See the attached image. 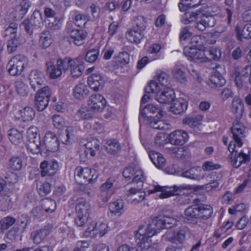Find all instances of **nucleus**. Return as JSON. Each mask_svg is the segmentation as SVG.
<instances>
[{
    "instance_id": "1",
    "label": "nucleus",
    "mask_w": 251,
    "mask_h": 251,
    "mask_svg": "<svg viewBox=\"0 0 251 251\" xmlns=\"http://www.w3.org/2000/svg\"><path fill=\"white\" fill-rule=\"evenodd\" d=\"M145 94L142 98L141 102L146 103L150 99L151 93L155 94L154 98L160 103H167L174 100L175 97L174 91L169 87L160 88V85H157L154 82L150 83L149 85L145 88Z\"/></svg>"
},
{
    "instance_id": "2",
    "label": "nucleus",
    "mask_w": 251,
    "mask_h": 251,
    "mask_svg": "<svg viewBox=\"0 0 251 251\" xmlns=\"http://www.w3.org/2000/svg\"><path fill=\"white\" fill-rule=\"evenodd\" d=\"M213 208L209 205L204 204H193L184 210V220L191 224H197L198 220H207L211 217Z\"/></svg>"
},
{
    "instance_id": "3",
    "label": "nucleus",
    "mask_w": 251,
    "mask_h": 251,
    "mask_svg": "<svg viewBox=\"0 0 251 251\" xmlns=\"http://www.w3.org/2000/svg\"><path fill=\"white\" fill-rule=\"evenodd\" d=\"M163 228L165 227L163 217H155L150 222L146 228L144 226L139 227L135 234V237L139 240V242H145Z\"/></svg>"
},
{
    "instance_id": "4",
    "label": "nucleus",
    "mask_w": 251,
    "mask_h": 251,
    "mask_svg": "<svg viewBox=\"0 0 251 251\" xmlns=\"http://www.w3.org/2000/svg\"><path fill=\"white\" fill-rule=\"evenodd\" d=\"M134 22V26L126 31V36L131 43L139 44L144 37V32L147 27V20L145 17L138 16L135 18Z\"/></svg>"
},
{
    "instance_id": "5",
    "label": "nucleus",
    "mask_w": 251,
    "mask_h": 251,
    "mask_svg": "<svg viewBox=\"0 0 251 251\" xmlns=\"http://www.w3.org/2000/svg\"><path fill=\"white\" fill-rule=\"evenodd\" d=\"M192 186L188 184H182L179 186L174 185L173 187H161L159 185L154 186L153 189L149 190V194L160 192L159 197L161 199L167 198L173 195H178L184 190H191Z\"/></svg>"
},
{
    "instance_id": "6",
    "label": "nucleus",
    "mask_w": 251,
    "mask_h": 251,
    "mask_svg": "<svg viewBox=\"0 0 251 251\" xmlns=\"http://www.w3.org/2000/svg\"><path fill=\"white\" fill-rule=\"evenodd\" d=\"M26 138L27 150L33 154L39 153L41 139L38 128L34 126L29 127L26 131Z\"/></svg>"
},
{
    "instance_id": "7",
    "label": "nucleus",
    "mask_w": 251,
    "mask_h": 251,
    "mask_svg": "<svg viewBox=\"0 0 251 251\" xmlns=\"http://www.w3.org/2000/svg\"><path fill=\"white\" fill-rule=\"evenodd\" d=\"M59 139L53 132L48 131L44 136V144L40 146L39 148L41 154H47L48 152H54L59 149Z\"/></svg>"
},
{
    "instance_id": "8",
    "label": "nucleus",
    "mask_w": 251,
    "mask_h": 251,
    "mask_svg": "<svg viewBox=\"0 0 251 251\" xmlns=\"http://www.w3.org/2000/svg\"><path fill=\"white\" fill-rule=\"evenodd\" d=\"M232 143V141H231L228 146V150L230 152L229 156V160L232 166L235 168H238L242 163L249 162L250 157L243 151L237 153V151L235 150L236 145Z\"/></svg>"
},
{
    "instance_id": "9",
    "label": "nucleus",
    "mask_w": 251,
    "mask_h": 251,
    "mask_svg": "<svg viewBox=\"0 0 251 251\" xmlns=\"http://www.w3.org/2000/svg\"><path fill=\"white\" fill-rule=\"evenodd\" d=\"M106 104V100L104 97L99 94H95L89 97L87 105L91 111L97 113L102 111Z\"/></svg>"
},
{
    "instance_id": "10",
    "label": "nucleus",
    "mask_w": 251,
    "mask_h": 251,
    "mask_svg": "<svg viewBox=\"0 0 251 251\" xmlns=\"http://www.w3.org/2000/svg\"><path fill=\"white\" fill-rule=\"evenodd\" d=\"M188 133L182 130H176L170 133L168 136L169 142L173 145L181 146L188 140Z\"/></svg>"
},
{
    "instance_id": "11",
    "label": "nucleus",
    "mask_w": 251,
    "mask_h": 251,
    "mask_svg": "<svg viewBox=\"0 0 251 251\" xmlns=\"http://www.w3.org/2000/svg\"><path fill=\"white\" fill-rule=\"evenodd\" d=\"M222 69L221 67L216 66L211 72L208 85L213 88L220 87L226 83V79L222 75L220 71Z\"/></svg>"
},
{
    "instance_id": "12",
    "label": "nucleus",
    "mask_w": 251,
    "mask_h": 251,
    "mask_svg": "<svg viewBox=\"0 0 251 251\" xmlns=\"http://www.w3.org/2000/svg\"><path fill=\"white\" fill-rule=\"evenodd\" d=\"M41 176H51L55 174L58 169V165L55 160H44L40 164Z\"/></svg>"
},
{
    "instance_id": "13",
    "label": "nucleus",
    "mask_w": 251,
    "mask_h": 251,
    "mask_svg": "<svg viewBox=\"0 0 251 251\" xmlns=\"http://www.w3.org/2000/svg\"><path fill=\"white\" fill-rule=\"evenodd\" d=\"M67 34L72 39V42L77 46H80L84 43L87 36V32L83 29L68 28Z\"/></svg>"
},
{
    "instance_id": "14",
    "label": "nucleus",
    "mask_w": 251,
    "mask_h": 251,
    "mask_svg": "<svg viewBox=\"0 0 251 251\" xmlns=\"http://www.w3.org/2000/svg\"><path fill=\"white\" fill-rule=\"evenodd\" d=\"M230 130L234 140L233 144H236L238 147H241L243 145L242 139L246 136V128L240 124L234 125Z\"/></svg>"
},
{
    "instance_id": "15",
    "label": "nucleus",
    "mask_w": 251,
    "mask_h": 251,
    "mask_svg": "<svg viewBox=\"0 0 251 251\" xmlns=\"http://www.w3.org/2000/svg\"><path fill=\"white\" fill-rule=\"evenodd\" d=\"M29 79L31 88L36 91L43 85L44 75L41 71L34 70L30 73Z\"/></svg>"
},
{
    "instance_id": "16",
    "label": "nucleus",
    "mask_w": 251,
    "mask_h": 251,
    "mask_svg": "<svg viewBox=\"0 0 251 251\" xmlns=\"http://www.w3.org/2000/svg\"><path fill=\"white\" fill-rule=\"evenodd\" d=\"M52 227L51 225L48 224L45 226L43 228L33 231L31 237L32 238L33 243L39 244L42 242L46 237L49 235Z\"/></svg>"
},
{
    "instance_id": "17",
    "label": "nucleus",
    "mask_w": 251,
    "mask_h": 251,
    "mask_svg": "<svg viewBox=\"0 0 251 251\" xmlns=\"http://www.w3.org/2000/svg\"><path fill=\"white\" fill-rule=\"evenodd\" d=\"M198 21L195 27L200 31H204L207 27L213 26L216 23L214 17L212 15L202 14L200 18H197Z\"/></svg>"
},
{
    "instance_id": "18",
    "label": "nucleus",
    "mask_w": 251,
    "mask_h": 251,
    "mask_svg": "<svg viewBox=\"0 0 251 251\" xmlns=\"http://www.w3.org/2000/svg\"><path fill=\"white\" fill-rule=\"evenodd\" d=\"M88 84L90 88L95 91L102 89L104 84L103 76L100 74L94 73L88 76Z\"/></svg>"
},
{
    "instance_id": "19",
    "label": "nucleus",
    "mask_w": 251,
    "mask_h": 251,
    "mask_svg": "<svg viewBox=\"0 0 251 251\" xmlns=\"http://www.w3.org/2000/svg\"><path fill=\"white\" fill-rule=\"evenodd\" d=\"M83 64V57L82 56H78L74 59L73 62H72L71 64L70 68V74L72 77L77 78L81 75L84 69Z\"/></svg>"
},
{
    "instance_id": "20",
    "label": "nucleus",
    "mask_w": 251,
    "mask_h": 251,
    "mask_svg": "<svg viewBox=\"0 0 251 251\" xmlns=\"http://www.w3.org/2000/svg\"><path fill=\"white\" fill-rule=\"evenodd\" d=\"M145 107L141 111L140 114L141 116L144 118H146L147 120L151 127L154 129L158 130H163L166 128V125L164 122L162 120H157L156 117L151 116H148L147 115Z\"/></svg>"
},
{
    "instance_id": "21",
    "label": "nucleus",
    "mask_w": 251,
    "mask_h": 251,
    "mask_svg": "<svg viewBox=\"0 0 251 251\" xmlns=\"http://www.w3.org/2000/svg\"><path fill=\"white\" fill-rule=\"evenodd\" d=\"M170 107V111L176 115L183 113L187 108V102L182 98L174 99Z\"/></svg>"
},
{
    "instance_id": "22",
    "label": "nucleus",
    "mask_w": 251,
    "mask_h": 251,
    "mask_svg": "<svg viewBox=\"0 0 251 251\" xmlns=\"http://www.w3.org/2000/svg\"><path fill=\"white\" fill-rule=\"evenodd\" d=\"M231 110L237 119H240L244 110V103L242 100L238 97H235L232 100Z\"/></svg>"
},
{
    "instance_id": "23",
    "label": "nucleus",
    "mask_w": 251,
    "mask_h": 251,
    "mask_svg": "<svg viewBox=\"0 0 251 251\" xmlns=\"http://www.w3.org/2000/svg\"><path fill=\"white\" fill-rule=\"evenodd\" d=\"M79 172H78V176L84 175V178L86 180V184L88 183H93L97 179L99 176L98 172L93 169L88 168H82L78 167Z\"/></svg>"
},
{
    "instance_id": "24",
    "label": "nucleus",
    "mask_w": 251,
    "mask_h": 251,
    "mask_svg": "<svg viewBox=\"0 0 251 251\" xmlns=\"http://www.w3.org/2000/svg\"><path fill=\"white\" fill-rule=\"evenodd\" d=\"M186 227H183L178 230H175L168 236V241L172 243L181 244L185 239L187 232Z\"/></svg>"
},
{
    "instance_id": "25",
    "label": "nucleus",
    "mask_w": 251,
    "mask_h": 251,
    "mask_svg": "<svg viewBox=\"0 0 251 251\" xmlns=\"http://www.w3.org/2000/svg\"><path fill=\"white\" fill-rule=\"evenodd\" d=\"M235 32L237 39L242 41L243 39H251V24H246L243 27L236 26Z\"/></svg>"
},
{
    "instance_id": "26",
    "label": "nucleus",
    "mask_w": 251,
    "mask_h": 251,
    "mask_svg": "<svg viewBox=\"0 0 251 251\" xmlns=\"http://www.w3.org/2000/svg\"><path fill=\"white\" fill-rule=\"evenodd\" d=\"M77 201L78 202L75 205L76 214L89 217L91 210V206L89 203L82 198L78 199Z\"/></svg>"
},
{
    "instance_id": "27",
    "label": "nucleus",
    "mask_w": 251,
    "mask_h": 251,
    "mask_svg": "<svg viewBox=\"0 0 251 251\" xmlns=\"http://www.w3.org/2000/svg\"><path fill=\"white\" fill-rule=\"evenodd\" d=\"M56 12L52 9L49 7H46L44 9V14L47 18L45 20V22L46 26H47L49 28H50L51 29L55 30L57 29L60 28L59 25L56 22L55 24L54 23H50V22L49 18H52L55 19Z\"/></svg>"
},
{
    "instance_id": "28",
    "label": "nucleus",
    "mask_w": 251,
    "mask_h": 251,
    "mask_svg": "<svg viewBox=\"0 0 251 251\" xmlns=\"http://www.w3.org/2000/svg\"><path fill=\"white\" fill-rule=\"evenodd\" d=\"M89 94V90L86 85L83 83H78L73 89V95L77 100H83Z\"/></svg>"
},
{
    "instance_id": "29",
    "label": "nucleus",
    "mask_w": 251,
    "mask_h": 251,
    "mask_svg": "<svg viewBox=\"0 0 251 251\" xmlns=\"http://www.w3.org/2000/svg\"><path fill=\"white\" fill-rule=\"evenodd\" d=\"M232 77L234 78L235 84L239 89L246 88L247 84V78L241 75L239 67H235L232 72Z\"/></svg>"
},
{
    "instance_id": "30",
    "label": "nucleus",
    "mask_w": 251,
    "mask_h": 251,
    "mask_svg": "<svg viewBox=\"0 0 251 251\" xmlns=\"http://www.w3.org/2000/svg\"><path fill=\"white\" fill-rule=\"evenodd\" d=\"M169 154L174 158L182 160L186 159L188 156L187 150L182 147L170 148Z\"/></svg>"
},
{
    "instance_id": "31",
    "label": "nucleus",
    "mask_w": 251,
    "mask_h": 251,
    "mask_svg": "<svg viewBox=\"0 0 251 251\" xmlns=\"http://www.w3.org/2000/svg\"><path fill=\"white\" fill-rule=\"evenodd\" d=\"M201 169L199 167H192L182 172L181 176L192 179L198 180L201 177Z\"/></svg>"
},
{
    "instance_id": "32",
    "label": "nucleus",
    "mask_w": 251,
    "mask_h": 251,
    "mask_svg": "<svg viewBox=\"0 0 251 251\" xmlns=\"http://www.w3.org/2000/svg\"><path fill=\"white\" fill-rule=\"evenodd\" d=\"M155 80H152L150 83L154 82L157 83V85H160V88L169 87L170 85L169 76L165 72L160 71L157 74Z\"/></svg>"
},
{
    "instance_id": "33",
    "label": "nucleus",
    "mask_w": 251,
    "mask_h": 251,
    "mask_svg": "<svg viewBox=\"0 0 251 251\" xmlns=\"http://www.w3.org/2000/svg\"><path fill=\"white\" fill-rule=\"evenodd\" d=\"M105 147L108 153L113 155L117 154L121 150V146L119 143L115 139L107 140Z\"/></svg>"
},
{
    "instance_id": "34",
    "label": "nucleus",
    "mask_w": 251,
    "mask_h": 251,
    "mask_svg": "<svg viewBox=\"0 0 251 251\" xmlns=\"http://www.w3.org/2000/svg\"><path fill=\"white\" fill-rule=\"evenodd\" d=\"M46 65L47 71L51 78L55 79L61 75L62 72L58 66L56 67L54 65L52 61H49L47 62Z\"/></svg>"
},
{
    "instance_id": "35",
    "label": "nucleus",
    "mask_w": 251,
    "mask_h": 251,
    "mask_svg": "<svg viewBox=\"0 0 251 251\" xmlns=\"http://www.w3.org/2000/svg\"><path fill=\"white\" fill-rule=\"evenodd\" d=\"M21 118L24 122L31 121L35 116L34 110L30 107H25L19 110Z\"/></svg>"
},
{
    "instance_id": "36",
    "label": "nucleus",
    "mask_w": 251,
    "mask_h": 251,
    "mask_svg": "<svg viewBox=\"0 0 251 251\" xmlns=\"http://www.w3.org/2000/svg\"><path fill=\"white\" fill-rule=\"evenodd\" d=\"M221 55V50L218 48L212 47L205 50V57L207 60H218Z\"/></svg>"
},
{
    "instance_id": "37",
    "label": "nucleus",
    "mask_w": 251,
    "mask_h": 251,
    "mask_svg": "<svg viewBox=\"0 0 251 251\" xmlns=\"http://www.w3.org/2000/svg\"><path fill=\"white\" fill-rule=\"evenodd\" d=\"M11 60L15 63L17 67L19 68V69L20 70L21 72H22L27 66V59L23 55H17L13 57Z\"/></svg>"
},
{
    "instance_id": "38",
    "label": "nucleus",
    "mask_w": 251,
    "mask_h": 251,
    "mask_svg": "<svg viewBox=\"0 0 251 251\" xmlns=\"http://www.w3.org/2000/svg\"><path fill=\"white\" fill-rule=\"evenodd\" d=\"M8 135L9 140L13 144L18 145L23 140L22 134L16 129L9 130Z\"/></svg>"
},
{
    "instance_id": "39",
    "label": "nucleus",
    "mask_w": 251,
    "mask_h": 251,
    "mask_svg": "<svg viewBox=\"0 0 251 251\" xmlns=\"http://www.w3.org/2000/svg\"><path fill=\"white\" fill-rule=\"evenodd\" d=\"M51 42V35L49 31H43L41 33L39 43L42 48L46 49L49 47Z\"/></svg>"
},
{
    "instance_id": "40",
    "label": "nucleus",
    "mask_w": 251,
    "mask_h": 251,
    "mask_svg": "<svg viewBox=\"0 0 251 251\" xmlns=\"http://www.w3.org/2000/svg\"><path fill=\"white\" fill-rule=\"evenodd\" d=\"M17 93L21 96H25L28 93V86L21 80L17 79L15 82Z\"/></svg>"
},
{
    "instance_id": "41",
    "label": "nucleus",
    "mask_w": 251,
    "mask_h": 251,
    "mask_svg": "<svg viewBox=\"0 0 251 251\" xmlns=\"http://www.w3.org/2000/svg\"><path fill=\"white\" fill-rule=\"evenodd\" d=\"M113 186V181L111 179H107L104 183L101 184L100 189L101 191L105 192H107L108 193H109V196L108 197H106L103 201L104 202L107 201L109 198L110 197V196L113 193V189L112 187Z\"/></svg>"
},
{
    "instance_id": "42",
    "label": "nucleus",
    "mask_w": 251,
    "mask_h": 251,
    "mask_svg": "<svg viewBox=\"0 0 251 251\" xmlns=\"http://www.w3.org/2000/svg\"><path fill=\"white\" fill-rule=\"evenodd\" d=\"M9 167L14 171H19L23 167V161L20 157L12 156L9 160Z\"/></svg>"
},
{
    "instance_id": "43",
    "label": "nucleus",
    "mask_w": 251,
    "mask_h": 251,
    "mask_svg": "<svg viewBox=\"0 0 251 251\" xmlns=\"http://www.w3.org/2000/svg\"><path fill=\"white\" fill-rule=\"evenodd\" d=\"M42 207L46 213H52L56 208V202L53 200L47 199L42 201Z\"/></svg>"
},
{
    "instance_id": "44",
    "label": "nucleus",
    "mask_w": 251,
    "mask_h": 251,
    "mask_svg": "<svg viewBox=\"0 0 251 251\" xmlns=\"http://www.w3.org/2000/svg\"><path fill=\"white\" fill-rule=\"evenodd\" d=\"M174 77L180 83L185 84L187 82L186 73L178 67H176L173 70Z\"/></svg>"
},
{
    "instance_id": "45",
    "label": "nucleus",
    "mask_w": 251,
    "mask_h": 251,
    "mask_svg": "<svg viewBox=\"0 0 251 251\" xmlns=\"http://www.w3.org/2000/svg\"><path fill=\"white\" fill-rule=\"evenodd\" d=\"M124 203L122 200H117L111 203L109 209L111 213L115 214H121L123 211Z\"/></svg>"
},
{
    "instance_id": "46",
    "label": "nucleus",
    "mask_w": 251,
    "mask_h": 251,
    "mask_svg": "<svg viewBox=\"0 0 251 251\" xmlns=\"http://www.w3.org/2000/svg\"><path fill=\"white\" fill-rule=\"evenodd\" d=\"M32 217L36 219L43 220L47 217L46 212L42 207L37 206L30 211Z\"/></svg>"
},
{
    "instance_id": "47",
    "label": "nucleus",
    "mask_w": 251,
    "mask_h": 251,
    "mask_svg": "<svg viewBox=\"0 0 251 251\" xmlns=\"http://www.w3.org/2000/svg\"><path fill=\"white\" fill-rule=\"evenodd\" d=\"M16 222V219L11 216H7L2 219L0 221V229L3 231L7 229Z\"/></svg>"
},
{
    "instance_id": "48",
    "label": "nucleus",
    "mask_w": 251,
    "mask_h": 251,
    "mask_svg": "<svg viewBox=\"0 0 251 251\" xmlns=\"http://www.w3.org/2000/svg\"><path fill=\"white\" fill-rule=\"evenodd\" d=\"M20 45L19 39L16 37H11L7 41V49L8 53H12L15 52L18 46Z\"/></svg>"
},
{
    "instance_id": "49",
    "label": "nucleus",
    "mask_w": 251,
    "mask_h": 251,
    "mask_svg": "<svg viewBox=\"0 0 251 251\" xmlns=\"http://www.w3.org/2000/svg\"><path fill=\"white\" fill-rule=\"evenodd\" d=\"M74 59L66 57L63 59H59L57 60L56 66L60 68L62 71V70L66 71L70 70L71 64L73 62Z\"/></svg>"
},
{
    "instance_id": "50",
    "label": "nucleus",
    "mask_w": 251,
    "mask_h": 251,
    "mask_svg": "<svg viewBox=\"0 0 251 251\" xmlns=\"http://www.w3.org/2000/svg\"><path fill=\"white\" fill-rule=\"evenodd\" d=\"M49 101L47 99H44L40 95L38 97H35V106L39 111H43L48 105Z\"/></svg>"
},
{
    "instance_id": "51",
    "label": "nucleus",
    "mask_w": 251,
    "mask_h": 251,
    "mask_svg": "<svg viewBox=\"0 0 251 251\" xmlns=\"http://www.w3.org/2000/svg\"><path fill=\"white\" fill-rule=\"evenodd\" d=\"M145 109H147V111L151 113L154 114L157 113V115L156 116L157 117L156 119L157 120L161 118L163 116L161 108L156 104H149L145 106Z\"/></svg>"
},
{
    "instance_id": "52",
    "label": "nucleus",
    "mask_w": 251,
    "mask_h": 251,
    "mask_svg": "<svg viewBox=\"0 0 251 251\" xmlns=\"http://www.w3.org/2000/svg\"><path fill=\"white\" fill-rule=\"evenodd\" d=\"M133 176L134 177L132 179V182L137 183L140 187H143V182L145 179L143 171L140 169L137 170L135 171Z\"/></svg>"
},
{
    "instance_id": "53",
    "label": "nucleus",
    "mask_w": 251,
    "mask_h": 251,
    "mask_svg": "<svg viewBox=\"0 0 251 251\" xmlns=\"http://www.w3.org/2000/svg\"><path fill=\"white\" fill-rule=\"evenodd\" d=\"M99 55V51L97 49H93L88 51L85 55V60L89 63L95 62Z\"/></svg>"
},
{
    "instance_id": "54",
    "label": "nucleus",
    "mask_w": 251,
    "mask_h": 251,
    "mask_svg": "<svg viewBox=\"0 0 251 251\" xmlns=\"http://www.w3.org/2000/svg\"><path fill=\"white\" fill-rule=\"evenodd\" d=\"M37 189L39 194L42 197L45 196L50 192V184L48 182H44L37 185Z\"/></svg>"
},
{
    "instance_id": "55",
    "label": "nucleus",
    "mask_w": 251,
    "mask_h": 251,
    "mask_svg": "<svg viewBox=\"0 0 251 251\" xmlns=\"http://www.w3.org/2000/svg\"><path fill=\"white\" fill-rule=\"evenodd\" d=\"M192 33L190 31V28L188 26H185L180 30L179 34V39L180 42L183 44V42L187 40H189L192 37Z\"/></svg>"
},
{
    "instance_id": "56",
    "label": "nucleus",
    "mask_w": 251,
    "mask_h": 251,
    "mask_svg": "<svg viewBox=\"0 0 251 251\" xmlns=\"http://www.w3.org/2000/svg\"><path fill=\"white\" fill-rule=\"evenodd\" d=\"M21 26L24 27L26 32L29 35H32L33 33V30L37 27L29 19L24 20L22 23Z\"/></svg>"
},
{
    "instance_id": "57",
    "label": "nucleus",
    "mask_w": 251,
    "mask_h": 251,
    "mask_svg": "<svg viewBox=\"0 0 251 251\" xmlns=\"http://www.w3.org/2000/svg\"><path fill=\"white\" fill-rule=\"evenodd\" d=\"M198 15L199 14L197 13L187 12L182 17L181 21L185 25L189 24L197 19Z\"/></svg>"
},
{
    "instance_id": "58",
    "label": "nucleus",
    "mask_w": 251,
    "mask_h": 251,
    "mask_svg": "<svg viewBox=\"0 0 251 251\" xmlns=\"http://www.w3.org/2000/svg\"><path fill=\"white\" fill-rule=\"evenodd\" d=\"M29 21L34 24V25L39 27V25L43 22L41 13L38 10H35L32 14Z\"/></svg>"
},
{
    "instance_id": "59",
    "label": "nucleus",
    "mask_w": 251,
    "mask_h": 251,
    "mask_svg": "<svg viewBox=\"0 0 251 251\" xmlns=\"http://www.w3.org/2000/svg\"><path fill=\"white\" fill-rule=\"evenodd\" d=\"M94 111H91L90 108H88V106H87L84 108H82L79 111V116L81 118L84 120H89L91 119L94 114Z\"/></svg>"
},
{
    "instance_id": "60",
    "label": "nucleus",
    "mask_w": 251,
    "mask_h": 251,
    "mask_svg": "<svg viewBox=\"0 0 251 251\" xmlns=\"http://www.w3.org/2000/svg\"><path fill=\"white\" fill-rule=\"evenodd\" d=\"M37 91L35 97H38L39 95L41 96L44 99H47L49 100L50 95V90L49 86H45L41 87L38 90H36Z\"/></svg>"
},
{
    "instance_id": "61",
    "label": "nucleus",
    "mask_w": 251,
    "mask_h": 251,
    "mask_svg": "<svg viewBox=\"0 0 251 251\" xmlns=\"http://www.w3.org/2000/svg\"><path fill=\"white\" fill-rule=\"evenodd\" d=\"M89 9L92 15L90 20L94 21L98 19L100 13V8L99 6L97 5L95 3H93L90 6Z\"/></svg>"
},
{
    "instance_id": "62",
    "label": "nucleus",
    "mask_w": 251,
    "mask_h": 251,
    "mask_svg": "<svg viewBox=\"0 0 251 251\" xmlns=\"http://www.w3.org/2000/svg\"><path fill=\"white\" fill-rule=\"evenodd\" d=\"M18 29V24L16 23H10L8 27L5 30V36L11 35V37H16V33Z\"/></svg>"
},
{
    "instance_id": "63",
    "label": "nucleus",
    "mask_w": 251,
    "mask_h": 251,
    "mask_svg": "<svg viewBox=\"0 0 251 251\" xmlns=\"http://www.w3.org/2000/svg\"><path fill=\"white\" fill-rule=\"evenodd\" d=\"M9 74L11 75H20L22 72L19 68L17 67L15 63L10 59L6 67Z\"/></svg>"
},
{
    "instance_id": "64",
    "label": "nucleus",
    "mask_w": 251,
    "mask_h": 251,
    "mask_svg": "<svg viewBox=\"0 0 251 251\" xmlns=\"http://www.w3.org/2000/svg\"><path fill=\"white\" fill-rule=\"evenodd\" d=\"M198 49L193 47H185L184 49V54L191 60H195L198 57L197 56Z\"/></svg>"
}]
</instances>
